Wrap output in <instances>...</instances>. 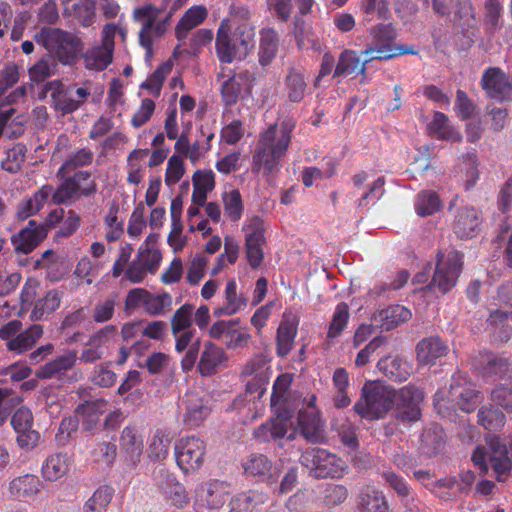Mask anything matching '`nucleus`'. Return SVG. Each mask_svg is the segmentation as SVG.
<instances>
[{
  "label": "nucleus",
  "instance_id": "nucleus-42",
  "mask_svg": "<svg viewBox=\"0 0 512 512\" xmlns=\"http://www.w3.org/2000/svg\"><path fill=\"white\" fill-rule=\"evenodd\" d=\"M114 48L99 45L89 49L85 56V65L88 69L102 71L112 62Z\"/></svg>",
  "mask_w": 512,
  "mask_h": 512
},
{
  "label": "nucleus",
  "instance_id": "nucleus-14",
  "mask_svg": "<svg viewBox=\"0 0 512 512\" xmlns=\"http://www.w3.org/2000/svg\"><path fill=\"white\" fill-rule=\"evenodd\" d=\"M423 399V390L411 385L402 387L397 394V421L407 427L411 426L412 423L419 421L422 416L420 403Z\"/></svg>",
  "mask_w": 512,
  "mask_h": 512
},
{
  "label": "nucleus",
  "instance_id": "nucleus-12",
  "mask_svg": "<svg viewBox=\"0 0 512 512\" xmlns=\"http://www.w3.org/2000/svg\"><path fill=\"white\" fill-rule=\"evenodd\" d=\"M206 445L198 437H184L175 445V458L177 465L185 473L199 470L204 463Z\"/></svg>",
  "mask_w": 512,
  "mask_h": 512
},
{
  "label": "nucleus",
  "instance_id": "nucleus-28",
  "mask_svg": "<svg viewBox=\"0 0 512 512\" xmlns=\"http://www.w3.org/2000/svg\"><path fill=\"white\" fill-rule=\"evenodd\" d=\"M450 13L453 15V21L460 26L463 31L474 34L477 29L476 12L471 0H451Z\"/></svg>",
  "mask_w": 512,
  "mask_h": 512
},
{
  "label": "nucleus",
  "instance_id": "nucleus-2",
  "mask_svg": "<svg viewBox=\"0 0 512 512\" xmlns=\"http://www.w3.org/2000/svg\"><path fill=\"white\" fill-rule=\"evenodd\" d=\"M288 149V126L283 122L280 126L271 125L261 134L253 155L252 171L259 172L264 168L272 172Z\"/></svg>",
  "mask_w": 512,
  "mask_h": 512
},
{
  "label": "nucleus",
  "instance_id": "nucleus-5",
  "mask_svg": "<svg viewBox=\"0 0 512 512\" xmlns=\"http://www.w3.org/2000/svg\"><path fill=\"white\" fill-rule=\"evenodd\" d=\"M396 30L391 23L377 24L369 29L371 45L361 52L363 56L375 54L376 60H387L398 55L414 54L413 48L393 46Z\"/></svg>",
  "mask_w": 512,
  "mask_h": 512
},
{
  "label": "nucleus",
  "instance_id": "nucleus-44",
  "mask_svg": "<svg viewBox=\"0 0 512 512\" xmlns=\"http://www.w3.org/2000/svg\"><path fill=\"white\" fill-rule=\"evenodd\" d=\"M69 469L68 456L58 453L50 456L42 467V474L46 480L56 481L63 477Z\"/></svg>",
  "mask_w": 512,
  "mask_h": 512
},
{
  "label": "nucleus",
  "instance_id": "nucleus-46",
  "mask_svg": "<svg viewBox=\"0 0 512 512\" xmlns=\"http://www.w3.org/2000/svg\"><path fill=\"white\" fill-rule=\"evenodd\" d=\"M278 49V35L273 29H263L261 31L259 62L261 65H268L275 57Z\"/></svg>",
  "mask_w": 512,
  "mask_h": 512
},
{
  "label": "nucleus",
  "instance_id": "nucleus-64",
  "mask_svg": "<svg viewBox=\"0 0 512 512\" xmlns=\"http://www.w3.org/2000/svg\"><path fill=\"white\" fill-rule=\"evenodd\" d=\"M335 430L344 446L350 449H357L359 447L356 433L357 429L351 421L345 420L343 423L336 426Z\"/></svg>",
  "mask_w": 512,
  "mask_h": 512
},
{
  "label": "nucleus",
  "instance_id": "nucleus-13",
  "mask_svg": "<svg viewBox=\"0 0 512 512\" xmlns=\"http://www.w3.org/2000/svg\"><path fill=\"white\" fill-rule=\"evenodd\" d=\"M297 424L300 434L307 442L312 444L325 442V422L322 420L320 412L316 407L315 395H311L307 406L299 411Z\"/></svg>",
  "mask_w": 512,
  "mask_h": 512
},
{
  "label": "nucleus",
  "instance_id": "nucleus-6",
  "mask_svg": "<svg viewBox=\"0 0 512 512\" xmlns=\"http://www.w3.org/2000/svg\"><path fill=\"white\" fill-rule=\"evenodd\" d=\"M50 93L52 105L55 110L60 111L63 115L70 114L86 101L90 92L86 88L66 87L61 81L53 80L43 85L39 98L43 99Z\"/></svg>",
  "mask_w": 512,
  "mask_h": 512
},
{
  "label": "nucleus",
  "instance_id": "nucleus-54",
  "mask_svg": "<svg viewBox=\"0 0 512 512\" xmlns=\"http://www.w3.org/2000/svg\"><path fill=\"white\" fill-rule=\"evenodd\" d=\"M193 313V304L185 303L179 307L170 319L172 334H178V332H184V330H191L190 328L193 325Z\"/></svg>",
  "mask_w": 512,
  "mask_h": 512
},
{
  "label": "nucleus",
  "instance_id": "nucleus-33",
  "mask_svg": "<svg viewBox=\"0 0 512 512\" xmlns=\"http://www.w3.org/2000/svg\"><path fill=\"white\" fill-rule=\"evenodd\" d=\"M96 191L97 185L94 180H90L85 187H79L67 177L54 191L53 202L54 204H63L76 197L78 192L87 197L95 194Z\"/></svg>",
  "mask_w": 512,
  "mask_h": 512
},
{
  "label": "nucleus",
  "instance_id": "nucleus-23",
  "mask_svg": "<svg viewBox=\"0 0 512 512\" xmlns=\"http://www.w3.org/2000/svg\"><path fill=\"white\" fill-rule=\"evenodd\" d=\"M378 370L394 382L406 381L411 373V364L400 356H384L377 362Z\"/></svg>",
  "mask_w": 512,
  "mask_h": 512
},
{
  "label": "nucleus",
  "instance_id": "nucleus-40",
  "mask_svg": "<svg viewBox=\"0 0 512 512\" xmlns=\"http://www.w3.org/2000/svg\"><path fill=\"white\" fill-rule=\"evenodd\" d=\"M206 16L207 10L203 6H195L186 11L175 28L177 39H185L193 28L205 20Z\"/></svg>",
  "mask_w": 512,
  "mask_h": 512
},
{
  "label": "nucleus",
  "instance_id": "nucleus-21",
  "mask_svg": "<svg viewBox=\"0 0 512 512\" xmlns=\"http://www.w3.org/2000/svg\"><path fill=\"white\" fill-rule=\"evenodd\" d=\"M253 75L245 70L234 74L221 85L222 100L227 106H232L237 103L239 96L242 93H250L251 82Z\"/></svg>",
  "mask_w": 512,
  "mask_h": 512
},
{
  "label": "nucleus",
  "instance_id": "nucleus-10",
  "mask_svg": "<svg viewBox=\"0 0 512 512\" xmlns=\"http://www.w3.org/2000/svg\"><path fill=\"white\" fill-rule=\"evenodd\" d=\"M463 255L457 251L450 252L446 257L442 253L437 254V263L432 278V285L446 294L452 290L457 283L462 271Z\"/></svg>",
  "mask_w": 512,
  "mask_h": 512
},
{
  "label": "nucleus",
  "instance_id": "nucleus-25",
  "mask_svg": "<svg viewBox=\"0 0 512 512\" xmlns=\"http://www.w3.org/2000/svg\"><path fill=\"white\" fill-rule=\"evenodd\" d=\"M77 359L76 351L68 350L53 361L39 367L36 370L35 375L39 379H51L54 377L60 378L66 373V371L70 370L75 365Z\"/></svg>",
  "mask_w": 512,
  "mask_h": 512
},
{
  "label": "nucleus",
  "instance_id": "nucleus-16",
  "mask_svg": "<svg viewBox=\"0 0 512 512\" xmlns=\"http://www.w3.org/2000/svg\"><path fill=\"white\" fill-rule=\"evenodd\" d=\"M47 227L30 220L27 226L11 237V242L16 253H31L46 237Z\"/></svg>",
  "mask_w": 512,
  "mask_h": 512
},
{
  "label": "nucleus",
  "instance_id": "nucleus-50",
  "mask_svg": "<svg viewBox=\"0 0 512 512\" xmlns=\"http://www.w3.org/2000/svg\"><path fill=\"white\" fill-rule=\"evenodd\" d=\"M266 496L256 491H249L235 496L230 501L229 512H251L258 504L264 503Z\"/></svg>",
  "mask_w": 512,
  "mask_h": 512
},
{
  "label": "nucleus",
  "instance_id": "nucleus-22",
  "mask_svg": "<svg viewBox=\"0 0 512 512\" xmlns=\"http://www.w3.org/2000/svg\"><path fill=\"white\" fill-rule=\"evenodd\" d=\"M512 311L494 309L487 319V330L495 341L508 342L512 337Z\"/></svg>",
  "mask_w": 512,
  "mask_h": 512
},
{
  "label": "nucleus",
  "instance_id": "nucleus-3",
  "mask_svg": "<svg viewBox=\"0 0 512 512\" xmlns=\"http://www.w3.org/2000/svg\"><path fill=\"white\" fill-rule=\"evenodd\" d=\"M395 398L394 389L378 382H366L361 389L359 399L353 406V411L362 419L380 420L385 418L392 409Z\"/></svg>",
  "mask_w": 512,
  "mask_h": 512
},
{
  "label": "nucleus",
  "instance_id": "nucleus-26",
  "mask_svg": "<svg viewBox=\"0 0 512 512\" xmlns=\"http://www.w3.org/2000/svg\"><path fill=\"white\" fill-rule=\"evenodd\" d=\"M181 406L185 408L183 421L190 427L199 426L211 411L204 400L194 393L186 394L181 401Z\"/></svg>",
  "mask_w": 512,
  "mask_h": 512
},
{
  "label": "nucleus",
  "instance_id": "nucleus-43",
  "mask_svg": "<svg viewBox=\"0 0 512 512\" xmlns=\"http://www.w3.org/2000/svg\"><path fill=\"white\" fill-rule=\"evenodd\" d=\"M480 364V373L485 378H501L510 370V364L507 359L500 358L492 353H485Z\"/></svg>",
  "mask_w": 512,
  "mask_h": 512
},
{
  "label": "nucleus",
  "instance_id": "nucleus-15",
  "mask_svg": "<svg viewBox=\"0 0 512 512\" xmlns=\"http://www.w3.org/2000/svg\"><path fill=\"white\" fill-rule=\"evenodd\" d=\"M480 85L488 98L497 101H512V78L500 67L485 69Z\"/></svg>",
  "mask_w": 512,
  "mask_h": 512
},
{
  "label": "nucleus",
  "instance_id": "nucleus-57",
  "mask_svg": "<svg viewBox=\"0 0 512 512\" xmlns=\"http://www.w3.org/2000/svg\"><path fill=\"white\" fill-rule=\"evenodd\" d=\"M360 63L361 59L357 51L345 49L339 56L333 77L353 74L359 68Z\"/></svg>",
  "mask_w": 512,
  "mask_h": 512
},
{
  "label": "nucleus",
  "instance_id": "nucleus-53",
  "mask_svg": "<svg viewBox=\"0 0 512 512\" xmlns=\"http://www.w3.org/2000/svg\"><path fill=\"white\" fill-rule=\"evenodd\" d=\"M233 408L239 410L245 417L246 421H253L262 415L264 404L256 397L238 396L233 401Z\"/></svg>",
  "mask_w": 512,
  "mask_h": 512
},
{
  "label": "nucleus",
  "instance_id": "nucleus-20",
  "mask_svg": "<svg viewBox=\"0 0 512 512\" xmlns=\"http://www.w3.org/2000/svg\"><path fill=\"white\" fill-rule=\"evenodd\" d=\"M229 20H223L218 28L216 35V53L222 63H232L235 60L244 59V55L239 54V48L230 31Z\"/></svg>",
  "mask_w": 512,
  "mask_h": 512
},
{
  "label": "nucleus",
  "instance_id": "nucleus-39",
  "mask_svg": "<svg viewBox=\"0 0 512 512\" xmlns=\"http://www.w3.org/2000/svg\"><path fill=\"white\" fill-rule=\"evenodd\" d=\"M411 318V311L402 305H391L378 313V321L383 330L390 331Z\"/></svg>",
  "mask_w": 512,
  "mask_h": 512
},
{
  "label": "nucleus",
  "instance_id": "nucleus-11",
  "mask_svg": "<svg viewBox=\"0 0 512 512\" xmlns=\"http://www.w3.org/2000/svg\"><path fill=\"white\" fill-rule=\"evenodd\" d=\"M448 399L461 411L471 413L483 401L484 396L466 375L456 373L452 377Z\"/></svg>",
  "mask_w": 512,
  "mask_h": 512
},
{
  "label": "nucleus",
  "instance_id": "nucleus-1",
  "mask_svg": "<svg viewBox=\"0 0 512 512\" xmlns=\"http://www.w3.org/2000/svg\"><path fill=\"white\" fill-rule=\"evenodd\" d=\"M270 408V420L256 428L253 436L261 443L273 441L283 448V440L288 431V373L280 374L274 381Z\"/></svg>",
  "mask_w": 512,
  "mask_h": 512
},
{
  "label": "nucleus",
  "instance_id": "nucleus-60",
  "mask_svg": "<svg viewBox=\"0 0 512 512\" xmlns=\"http://www.w3.org/2000/svg\"><path fill=\"white\" fill-rule=\"evenodd\" d=\"M503 6L499 0H485L484 25L489 33H493L498 27L502 16Z\"/></svg>",
  "mask_w": 512,
  "mask_h": 512
},
{
  "label": "nucleus",
  "instance_id": "nucleus-62",
  "mask_svg": "<svg viewBox=\"0 0 512 512\" xmlns=\"http://www.w3.org/2000/svg\"><path fill=\"white\" fill-rule=\"evenodd\" d=\"M385 178L378 177L368 188L361 198L359 199V207H368L374 205L385 194Z\"/></svg>",
  "mask_w": 512,
  "mask_h": 512
},
{
  "label": "nucleus",
  "instance_id": "nucleus-9",
  "mask_svg": "<svg viewBox=\"0 0 512 512\" xmlns=\"http://www.w3.org/2000/svg\"><path fill=\"white\" fill-rule=\"evenodd\" d=\"M172 296L163 292L153 294L143 288H134L126 296L125 307L127 310L142 306L150 316H162L172 309Z\"/></svg>",
  "mask_w": 512,
  "mask_h": 512
},
{
  "label": "nucleus",
  "instance_id": "nucleus-37",
  "mask_svg": "<svg viewBox=\"0 0 512 512\" xmlns=\"http://www.w3.org/2000/svg\"><path fill=\"white\" fill-rule=\"evenodd\" d=\"M107 409L108 402L103 398H96L83 401L76 407L75 412L86 422V429L91 430Z\"/></svg>",
  "mask_w": 512,
  "mask_h": 512
},
{
  "label": "nucleus",
  "instance_id": "nucleus-31",
  "mask_svg": "<svg viewBox=\"0 0 512 512\" xmlns=\"http://www.w3.org/2000/svg\"><path fill=\"white\" fill-rule=\"evenodd\" d=\"M224 296V304L213 311L215 317L234 315L248 304L247 297L237 294V284L234 279L227 282Z\"/></svg>",
  "mask_w": 512,
  "mask_h": 512
},
{
  "label": "nucleus",
  "instance_id": "nucleus-55",
  "mask_svg": "<svg viewBox=\"0 0 512 512\" xmlns=\"http://www.w3.org/2000/svg\"><path fill=\"white\" fill-rule=\"evenodd\" d=\"M114 495V489L108 485L99 487L85 503L83 512H104Z\"/></svg>",
  "mask_w": 512,
  "mask_h": 512
},
{
  "label": "nucleus",
  "instance_id": "nucleus-52",
  "mask_svg": "<svg viewBox=\"0 0 512 512\" xmlns=\"http://www.w3.org/2000/svg\"><path fill=\"white\" fill-rule=\"evenodd\" d=\"M231 35L233 36L234 41H236L238 44L239 54L246 57L249 53V50L254 46L255 43L254 27L248 22L238 23L237 27Z\"/></svg>",
  "mask_w": 512,
  "mask_h": 512
},
{
  "label": "nucleus",
  "instance_id": "nucleus-29",
  "mask_svg": "<svg viewBox=\"0 0 512 512\" xmlns=\"http://www.w3.org/2000/svg\"><path fill=\"white\" fill-rule=\"evenodd\" d=\"M120 447L125 452V461L136 466L143 451V439L133 427H125L120 437Z\"/></svg>",
  "mask_w": 512,
  "mask_h": 512
},
{
  "label": "nucleus",
  "instance_id": "nucleus-19",
  "mask_svg": "<svg viewBox=\"0 0 512 512\" xmlns=\"http://www.w3.org/2000/svg\"><path fill=\"white\" fill-rule=\"evenodd\" d=\"M487 445L489 448V461L496 474V479L503 482L508 477L512 468V461L508 456L507 446L497 436L487 439Z\"/></svg>",
  "mask_w": 512,
  "mask_h": 512
},
{
  "label": "nucleus",
  "instance_id": "nucleus-56",
  "mask_svg": "<svg viewBox=\"0 0 512 512\" xmlns=\"http://www.w3.org/2000/svg\"><path fill=\"white\" fill-rule=\"evenodd\" d=\"M349 306L345 302L336 305L329 325L327 337L330 339L337 338L346 328L349 321Z\"/></svg>",
  "mask_w": 512,
  "mask_h": 512
},
{
  "label": "nucleus",
  "instance_id": "nucleus-18",
  "mask_svg": "<svg viewBox=\"0 0 512 512\" xmlns=\"http://www.w3.org/2000/svg\"><path fill=\"white\" fill-rule=\"evenodd\" d=\"M481 222L479 211L466 206L457 210L452 229L458 238L471 239L480 231Z\"/></svg>",
  "mask_w": 512,
  "mask_h": 512
},
{
  "label": "nucleus",
  "instance_id": "nucleus-49",
  "mask_svg": "<svg viewBox=\"0 0 512 512\" xmlns=\"http://www.w3.org/2000/svg\"><path fill=\"white\" fill-rule=\"evenodd\" d=\"M57 66L56 58L52 55H46L29 69L30 79L35 83L44 82L55 74Z\"/></svg>",
  "mask_w": 512,
  "mask_h": 512
},
{
  "label": "nucleus",
  "instance_id": "nucleus-7",
  "mask_svg": "<svg viewBox=\"0 0 512 512\" xmlns=\"http://www.w3.org/2000/svg\"><path fill=\"white\" fill-rule=\"evenodd\" d=\"M49 51H54L63 64H71L80 49V40L71 33L56 28H43L36 36Z\"/></svg>",
  "mask_w": 512,
  "mask_h": 512
},
{
  "label": "nucleus",
  "instance_id": "nucleus-32",
  "mask_svg": "<svg viewBox=\"0 0 512 512\" xmlns=\"http://www.w3.org/2000/svg\"><path fill=\"white\" fill-rule=\"evenodd\" d=\"M43 335V327L33 324L24 331H20L13 340L6 343V349L14 354H23L31 350Z\"/></svg>",
  "mask_w": 512,
  "mask_h": 512
},
{
  "label": "nucleus",
  "instance_id": "nucleus-51",
  "mask_svg": "<svg viewBox=\"0 0 512 512\" xmlns=\"http://www.w3.org/2000/svg\"><path fill=\"white\" fill-rule=\"evenodd\" d=\"M172 436L169 432L157 430L149 445V457L152 460H164L169 453Z\"/></svg>",
  "mask_w": 512,
  "mask_h": 512
},
{
  "label": "nucleus",
  "instance_id": "nucleus-38",
  "mask_svg": "<svg viewBox=\"0 0 512 512\" xmlns=\"http://www.w3.org/2000/svg\"><path fill=\"white\" fill-rule=\"evenodd\" d=\"M63 293L57 289L48 291L42 298L35 302L30 318L42 320L56 311L61 303Z\"/></svg>",
  "mask_w": 512,
  "mask_h": 512
},
{
  "label": "nucleus",
  "instance_id": "nucleus-63",
  "mask_svg": "<svg viewBox=\"0 0 512 512\" xmlns=\"http://www.w3.org/2000/svg\"><path fill=\"white\" fill-rule=\"evenodd\" d=\"M382 477L385 483L401 498H409L411 496V489L402 476L389 469L382 472Z\"/></svg>",
  "mask_w": 512,
  "mask_h": 512
},
{
  "label": "nucleus",
  "instance_id": "nucleus-48",
  "mask_svg": "<svg viewBox=\"0 0 512 512\" xmlns=\"http://www.w3.org/2000/svg\"><path fill=\"white\" fill-rule=\"evenodd\" d=\"M442 207L439 195L432 190L421 191L417 195L415 210L418 215L424 217L438 212Z\"/></svg>",
  "mask_w": 512,
  "mask_h": 512
},
{
  "label": "nucleus",
  "instance_id": "nucleus-59",
  "mask_svg": "<svg viewBox=\"0 0 512 512\" xmlns=\"http://www.w3.org/2000/svg\"><path fill=\"white\" fill-rule=\"evenodd\" d=\"M268 363L269 360L264 355H256L244 366L242 375L268 380L270 377Z\"/></svg>",
  "mask_w": 512,
  "mask_h": 512
},
{
  "label": "nucleus",
  "instance_id": "nucleus-34",
  "mask_svg": "<svg viewBox=\"0 0 512 512\" xmlns=\"http://www.w3.org/2000/svg\"><path fill=\"white\" fill-rule=\"evenodd\" d=\"M430 136L445 141L461 142L462 135L449 125V119L442 112H435L432 121L427 126Z\"/></svg>",
  "mask_w": 512,
  "mask_h": 512
},
{
  "label": "nucleus",
  "instance_id": "nucleus-30",
  "mask_svg": "<svg viewBox=\"0 0 512 512\" xmlns=\"http://www.w3.org/2000/svg\"><path fill=\"white\" fill-rule=\"evenodd\" d=\"M333 397L332 402L335 408L344 409L351 404L349 395L350 377L345 368H336L332 375Z\"/></svg>",
  "mask_w": 512,
  "mask_h": 512
},
{
  "label": "nucleus",
  "instance_id": "nucleus-41",
  "mask_svg": "<svg viewBox=\"0 0 512 512\" xmlns=\"http://www.w3.org/2000/svg\"><path fill=\"white\" fill-rule=\"evenodd\" d=\"M506 423L505 414L493 405L482 406L477 413V424L488 431H498Z\"/></svg>",
  "mask_w": 512,
  "mask_h": 512
},
{
  "label": "nucleus",
  "instance_id": "nucleus-61",
  "mask_svg": "<svg viewBox=\"0 0 512 512\" xmlns=\"http://www.w3.org/2000/svg\"><path fill=\"white\" fill-rule=\"evenodd\" d=\"M185 173L184 159L180 155L173 154L167 163L165 184L172 186L180 181Z\"/></svg>",
  "mask_w": 512,
  "mask_h": 512
},
{
  "label": "nucleus",
  "instance_id": "nucleus-24",
  "mask_svg": "<svg viewBox=\"0 0 512 512\" xmlns=\"http://www.w3.org/2000/svg\"><path fill=\"white\" fill-rule=\"evenodd\" d=\"M447 344L437 336L422 339L416 346L417 360L424 365L434 364L448 353Z\"/></svg>",
  "mask_w": 512,
  "mask_h": 512
},
{
  "label": "nucleus",
  "instance_id": "nucleus-58",
  "mask_svg": "<svg viewBox=\"0 0 512 512\" xmlns=\"http://www.w3.org/2000/svg\"><path fill=\"white\" fill-rule=\"evenodd\" d=\"M205 502L210 509L221 508L228 498V491L223 482L212 481L206 485Z\"/></svg>",
  "mask_w": 512,
  "mask_h": 512
},
{
  "label": "nucleus",
  "instance_id": "nucleus-4",
  "mask_svg": "<svg viewBox=\"0 0 512 512\" xmlns=\"http://www.w3.org/2000/svg\"><path fill=\"white\" fill-rule=\"evenodd\" d=\"M300 463L316 478H341L348 470L345 460L323 448H312L300 456Z\"/></svg>",
  "mask_w": 512,
  "mask_h": 512
},
{
  "label": "nucleus",
  "instance_id": "nucleus-8",
  "mask_svg": "<svg viewBox=\"0 0 512 512\" xmlns=\"http://www.w3.org/2000/svg\"><path fill=\"white\" fill-rule=\"evenodd\" d=\"M165 10V6L156 8L148 4L134 10V19L142 22L139 32V43L146 49V57L152 56L153 37H161L166 32V21H157L160 13Z\"/></svg>",
  "mask_w": 512,
  "mask_h": 512
},
{
  "label": "nucleus",
  "instance_id": "nucleus-47",
  "mask_svg": "<svg viewBox=\"0 0 512 512\" xmlns=\"http://www.w3.org/2000/svg\"><path fill=\"white\" fill-rule=\"evenodd\" d=\"M15 112V108L0 109V137L5 128H7L8 137L12 139L18 138L24 133V120L21 116L12 118Z\"/></svg>",
  "mask_w": 512,
  "mask_h": 512
},
{
  "label": "nucleus",
  "instance_id": "nucleus-36",
  "mask_svg": "<svg viewBox=\"0 0 512 512\" xmlns=\"http://www.w3.org/2000/svg\"><path fill=\"white\" fill-rule=\"evenodd\" d=\"M225 360L226 355L223 349L208 341L204 345L198 369L201 375L210 376L215 373L217 367H219Z\"/></svg>",
  "mask_w": 512,
  "mask_h": 512
},
{
  "label": "nucleus",
  "instance_id": "nucleus-17",
  "mask_svg": "<svg viewBox=\"0 0 512 512\" xmlns=\"http://www.w3.org/2000/svg\"><path fill=\"white\" fill-rule=\"evenodd\" d=\"M155 481L165 498L177 508H184L189 503L185 487L179 483L175 476L164 468L155 472Z\"/></svg>",
  "mask_w": 512,
  "mask_h": 512
},
{
  "label": "nucleus",
  "instance_id": "nucleus-35",
  "mask_svg": "<svg viewBox=\"0 0 512 512\" xmlns=\"http://www.w3.org/2000/svg\"><path fill=\"white\" fill-rule=\"evenodd\" d=\"M42 482L32 474H25L9 483L10 493L18 499H33L40 492Z\"/></svg>",
  "mask_w": 512,
  "mask_h": 512
},
{
  "label": "nucleus",
  "instance_id": "nucleus-27",
  "mask_svg": "<svg viewBox=\"0 0 512 512\" xmlns=\"http://www.w3.org/2000/svg\"><path fill=\"white\" fill-rule=\"evenodd\" d=\"M354 512H390V509L384 493L367 486L360 492Z\"/></svg>",
  "mask_w": 512,
  "mask_h": 512
},
{
  "label": "nucleus",
  "instance_id": "nucleus-45",
  "mask_svg": "<svg viewBox=\"0 0 512 512\" xmlns=\"http://www.w3.org/2000/svg\"><path fill=\"white\" fill-rule=\"evenodd\" d=\"M94 159V153L88 148H80L70 154L57 172L58 177H63L77 168L88 166Z\"/></svg>",
  "mask_w": 512,
  "mask_h": 512
}]
</instances>
